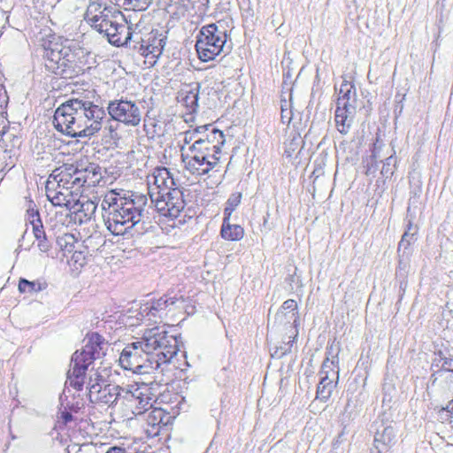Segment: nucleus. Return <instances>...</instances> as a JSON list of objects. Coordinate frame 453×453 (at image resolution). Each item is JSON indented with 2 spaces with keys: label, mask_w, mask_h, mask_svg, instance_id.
I'll return each mask as SVG.
<instances>
[{
  "label": "nucleus",
  "mask_w": 453,
  "mask_h": 453,
  "mask_svg": "<svg viewBox=\"0 0 453 453\" xmlns=\"http://www.w3.org/2000/svg\"><path fill=\"white\" fill-rule=\"evenodd\" d=\"M149 195L124 189L108 191L101 203L107 229L114 235H123L130 230L144 234L148 227L149 211L152 205L162 216L177 218L185 207L183 192L165 167L154 169L148 177Z\"/></svg>",
  "instance_id": "f257e3e1"
},
{
  "label": "nucleus",
  "mask_w": 453,
  "mask_h": 453,
  "mask_svg": "<svg viewBox=\"0 0 453 453\" xmlns=\"http://www.w3.org/2000/svg\"><path fill=\"white\" fill-rule=\"evenodd\" d=\"M94 92L73 97L60 104L54 113L55 128L70 137H91L99 132L106 113L94 104Z\"/></svg>",
  "instance_id": "f03ea898"
},
{
  "label": "nucleus",
  "mask_w": 453,
  "mask_h": 453,
  "mask_svg": "<svg viewBox=\"0 0 453 453\" xmlns=\"http://www.w3.org/2000/svg\"><path fill=\"white\" fill-rule=\"evenodd\" d=\"M104 339L97 333L88 334L84 339V346L76 350L72 357L71 369L67 372L71 387L81 390L85 383V374L88 366L96 359L104 356Z\"/></svg>",
  "instance_id": "7ed1b4c3"
},
{
  "label": "nucleus",
  "mask_w": 453,
  "mask_h": 453,
  "mask_svg": "<svg viewBox=\"0 0 453 453\" xmlns=\"http://www.w3.org/2000/svg\"><path fill=\"white\" fill-rule=\"evenodd\" d=\"M141 338L143 346L154 356L156 368L163 373L179 350L177 337L171 334L165 326H155L145 330Z\"/></svg>",
  "instance_id": "20e7f679"
},
{
  "label": "nucleus",
  "mask_w": 453,
  "mask_h": 453,
  "mask_svg": "<svg viewBox=\"0 0 453 453\" xmlns=\"http://www.w3.org/2000/svg\"><path fill=\"white\" fill-rule=\"evenodd\" d=\"M45 67L56 75L71 78L81 70L76 50L69 45L54 43L45 50Z\"/></svg>",
  "instance_id": "39448f33"
},
{
  "label": "nucleus",
  "mask_w": 453,
  "mask_h": 453,
  "mask_svg": "<svg viewBox=\"0 0 453 453\" xmlns=\"http://www.w3.org/2000/svg\"><path fill=\"white\" fill-rule=\"evenodd\" d=\"M142 343L140 338L124 348L119 359L122 368L138 374H149L158 371L155 365L157 361L153 359L154 356L149 353Z\"/></svg>",
  "instance_id": "423d86ee"
},
{
  "label": "nucleus",
  "mask_w": 453,
  "mask_h": 453,
  "mask_svg": "<svg viewBox=\"0 0 453 453\" xmlns=\"http://www.w3.org/2000/svg\"><path fill=\"white\" fill-rule=\"evenodd\" d=\"M203 139L196 141L190 147V154H182L185 167L192 174L203 175L210 171L218 172L219 168V156L213 154Z\"/></svg>",
  "instance_id": "0eeeda50"
},
{
  "label": "nucleus",
  "mask_w": 453,
  "mask_h": 453,
  "mask_svg": "<svg viewBox=\"0 0 453 453\" xmlns=\"http://www.w3.org/2000/svg\"><path fill=\"white\" fill-rule=\"evenodd\" d=\"M186 299L182 295L167 293L158 299L151 300L141 307V314L148 320L157 323L163 321L169 315L186 308Z\"/></svg>",
  "instance_id": "6e6552de"
},
{
  "label": "nucleus",
  "mask_w": 453,
  "mask_h": 453,
  "mask_svg": "<svg viewBox=\"0 0 453 453\" xmlns=\"http://www.w3.org/2000/svg\"><path fill=\"white\" fill-rule=\"evenodd\" d=\"M226 42V32H220L216 24L203 27L197 35L196 49L199 58L209 61L218 56Z\"/></svg>",
  "instance_id": "1a4fd4ad"
},
{
  "label": "nucleus",
  "mask_w": 453,
  "mask_h": 453,
  "mask_svg": "<svg viewBox=\"0 0 453 453\" xmlns=\"http://www.w3.org/2000/svg\"><path fill=\"white\" fill-rule=\"evenodd\" d=\"M174 399L178 403L175 406L166 405L165 407H152L147 411L142 418L146 423V434L149 437H155L159 434L160 429L170 424L173 418L179 414L180 400L184 398L175 394Z\"/></svg>",
  "instance_id": "9d476101"
},
{
  "label": "nucleus",
  "mask_w": 453,
  "mask_h": 453,
  "mask_svg": "<svg viewBox=\"0 0 453 453\" xmlns=\"http://www.w3.org/2000/svg\"><path fill=\"white\" fill-rule=\"evenodd\" d=\"M123 405L127 406L135 417H142L152 407L153 395L146 385H132L122 394Z\"/></svg>",
  "instance_id": "9b49d317"
},
{
  "label": "nucleus",
  "mask_w": 453,
  "mask_h": 453,
  "mask_svg": "<svg viewBox=\"0 0 453 453\" xmlns=\"http://www.w3.org/2000/svg\"><path fill=\"white\" fill-rule=\"evenodd\" d=\"M119 19L124 21V17H111L102 24V29H96L107 38L108 42L115 46L127 45L134 37L140 38V32L131 31V27L125 22H119Z\"/></svg>",
  "instance_id": "f8f14e48"
},
{
  "label": "nucleus",
  "mask_w": 453,
  "mask_h": 453,
  "mask_svg": "<svg viewBox=\"0 0 453 453\" xmlns=\"http://www.w3.org/2000/svg\"><path fill=\"white\" fill-rule=\"evenodd\" d=\"M107 111L111 118L128 127H137L141 120L142 111L134 101L116 99L110 101Z\"/></svg>",
  "instance_id": "ddd939ff"
},
{
  "label": "nucleus",
  "mask_w": 453,
  "mask_h": 453,
  "mask_svg": "<svg viewBox=\"0 0 453 453\" xmlns=\"http://www.w3.org/2000/svg\"><path fill=\"white\" fill-rule=\"evenodd\" d=\"M166 37L163 34L154 33L153 31L148 35L146 39L134 37L133 42L134 44L133 48L135 49L141 55L146 58L150 59V63H155L156 59L160 57L165 46Z\"/></svg>",
  "instance_id": "4468645a"
},
{
  "label": "nucleus",
  "mask_w": 453,
  "mask_h": 453,
  "mask_svg": "<svg viewBox=\"0 0 453 453\" xmlns=\"http://www.w3.org/2000/svg\"><path fill=\"white\" fill-rule=\"evenodd\" d=\"M111 17H120V12L107 4L106 1L92 0L86 10L84 19L94 29H102V24Z\"/></svg>",
  "instance_id": "2eb2a0df"
},
{
  "label": "nucleus",
  "mask_w": 453,
  "mask_h": 453,
  "mask_svg": "<svg viewBox=\"0 0 453 453\" xmlns=\"http://www.w3.org/2000/svg\"><path fill=\"white\" fill-rule=\"evenodd\" d=\"M320 376L316 398L321 402H326L331 397L339 381V371L335 369L334 362H330L328 358L323 362Z\"/></svg>",
  "instance_id": "dca6fc26"
},
{
  "label": "nucleus",
  "mask_w": 453,
  "mask_h": 453,
  "mask_svg": "<svg viewBox=\"0 0 453 453\" xmlns=\"http://www.w3.org/2000/svg\"><path fill=\"white\" fill-rule=\"evenodd\" d=\"M45 190L48 200L54 206L65 207L70 211L72 209H77L75 205L80 196L79 192L69 190L66 187L62 188L59 184L49 180L46 181Z\"/></svg>",
  "instance_id": "f3484780"
},
{
  "label": "nucleus",
  "mask_w": 453,
  "mask_h": 453,
  "mask_svg": "<svg viewBox=\"0 0 453 453\" xmlns=\"http://www.w3.org/2000/svg\"><path fill=\"white\" fill-rule=\"evenodd\" d=\"M89 394L91 403H101L108 405H112L118 402L123 403L122 394L126 392V388L106 382L101 387L93 386Z\"/></svg>",
  "instance_id": "a211bd4d"
},
{
  "label": "nucleus",
  "mask_w": 453,
  "mask_h": 453,
  "mask_svg": "<svg viewBox=\"0 0 453 453\" xmlns=\"http://www.w3.org/2000/svg\"><path fill=\"white\" fill-rule=\"evenodd\" d=\"M76 170L74 164H65L53 170L47 180L59 184L62 188L66 187L67 189L74 190L81 195V190L80 184L77 183L79 177L76 175Z\"/></svg>",
  "instance_id": "6ab92c4d"
},
{
  "label": "nucleus",
  "mask_w": 453,
  "mask_h": 453,
  "mask_svg": "<svg viewBox=\"0 0 453 453\" xmlns=\"http://www.w3.org/2000/svg\"><path fill=\"white\" fill-rule=\"evenodd\" d=\"M76 166V175L78 178L77 183L80 184L81 188L84 186L95 187L98 185L102 180V167L96 163L91 162H77L74 164Z\"/></svg>",
  "instance_id": "aec40b11"
},
{
  "label": "nucleus",
  "mask_w": 453,
  "mask_h": 453,
  "mask_svg": "<svg viewBox=\"0 0 453 453\" xmlns=\"http://www.w3.org/2000/svg\"><path fill=\"white\" fill-rule=\"evenodd\" d=\"M200 85L198 83L186 84L178 92L177 100L186 109L187 113L197 111Z\"/></svg>",
  "instance_id": "412c9836"
},
{
  "label": "nucleus",
  "mask_w": 453,
  "mask_h": 453,
  "mask_svg": "<svg viewBox=\"0 0 453 453\" xmlns=\"http://www.w3.org/2000/svg\"><path fill=\"white\" fill-rule=\"evenodd\" d=\"M355 106L336 105L334 120L337 130L341 134H347L352 123Z\"/></svg>",
  "instance_id": "4be33fe9"
},
{
  "label": "nucleus",
  "mask_w": 453,
  "mask_h": 453,
  "mask_svg": "<svg viewBox=\"0 0 453 453\" xmlns=\"http://www.w3.org/2000/svg\"><path fill=\"white\" fill-rule=\"evenodd\" d=\"M395 433L392 427H386L382 433L375 437L372 453H390L395 441Z\"/></svg>",
  "instance_id": "5701e85b"
},
{
  "label": "nucleus",
  "mask_w": 453,
  "mask_h": 453,
  "mask_svg": "<svg viewBox=\"0 0 453 453\" xmlns=\"http://www.w3.org/2000/svg\"><path fill=\"white\" fill-rule=\"evenodd\" d=\"M226 142L224 132L212 127L210 133L207 135V139L204 140V142H207V146H210V150L216 156H219L221 154V147L224 145Z\"/></svg>",
  "instance_id": "b1692460"
},
{
  "label": "nucleus",
  "mask_w": 453,
  "mask_h": 453,
  "mask_svg": "<svg viewBox=\"0 0 453 453\" xmlns=\"http://www.w3.org/2000/svg\"><path fill=\"white\" fill-rule=\"evenodd\" d=\"M355 96V85L350 81H343L340 88L336 105L354 106L351 104V98Z\"/></svg>",
  "instance_id": "393cba45"
},
{
  "label": "nucleus",
  "mask_w": 453,
  "mask_h": 453,
  "mask_svg": "<svg viewBox=\"0 0 453 453\" xmlns=\"http://www.w3.org/2000/svg\"><path fill=\"white\" fill-rule=\"evenodd\" d=\"M47 288V283L40 280L30 281L20 278L19 281V291L20 293L35 294Z\"/></svg>",
  "instance_id": "a878e982"
},
{
  "label": "nucleus",
  "mask_w": 453,
  "mask_h": 453,
  "mask_svg": "<svg viewBox=\"0 0 453 453\" xmlns=\"http://www.w3.org/2000/svg\"><path fill=\"white\" fill-rule=\"evenodd\" d=\"M75 207L77 209H72V212H82L85 217L90 219L96 213L97 204L89 199L81 202L80 196H78V202Z\"/></svg>",
  "instance_id": "bb28decb"
},
{
  "label": "nucleus",
  "mask_w": 453,
  "mask_h": 453,
  "mask_svg": "<svg viewBox=\"0 0 453 453\" xmlns=\"http://www.w3.org/2000/svg\"><path fill=\"white\" fill-rule=\"evenodd\" d=\"M35 238L38 242L37 247L42 252H48L51 248V243L47 239V236L45 234V232L43 230V226L42 228H35V231H33Z\"/></svg>",
  "instance_id": "cd10ccee"
},
{
  "label": "nucleus",
  "mask_w": 453,
  "mask_h": 453,
  "mask_svg": "<svg viewBox=\"0 0 453 453\" xmlns=\"http://www.w3.org/2000/svg\"><path fill=\"white\" fill-rule=\"evenodd\" d=\"M76 242V239L72 234H66L58 240L59 247L65 253L73 252Z\"/></svg>",
  "instance_id": "c85d7f7f"
},
{
  "label": "nucleus",
  "mask_w": 453,
  "mask_h": 453,
  "mask_svg": "<svg viewBox=\"0 0 453 453\" xmlns=\"http://www.w3.org/2000/svg\"><path fill=\"white\" fill-rule=\"evenodd\" d=\"M153 2V0H123V5L126 9L133 11H144Z\"/></svg>",
  "instance_id": "c756f323"
},
{
  "label": "nucleus",
  "mask_w": 453,
  "mask_h": 453,
  "mask_svg": "<svg viewBox=\"0 0 453 453\" xmlns=\"http://www.w3.org/2000/svg\"><path fill=\"white\" fill-rule=\"evenodd\" d=\"M27 217L28 222L32 225L33 231H35L36 227L42 228L43 226L40 218L39 211L35 207H28L27 210Z\"/></svg>",
  "instance_id": "7c9ffc66"
},
{
  "label": "nucleus",
  "mask_w": 453,
  "mask_h": 453,
  "mask_svg": "<svg viewBox=\"0 0 453 453\" xmlns=\"http://www.w3.org/2000/svg\"><path fill=\"white\" fill-rule=\"evenodd\" d=\"M293 113L291 104L287 99H280V119L284 124H289L292 120Z\"/></svg>",
  "instance_id": "2f4dec72"
},
{
  "label": "nucleus",
  "mask_w": 453,
  "mask_h": 453,
  "mask_svg": "<svg viewBox=\"0 0 453 453\" xmlns=\"http://www.w3.org/2000/svg\"><path fill=\"white\" fill-rule=\"evenodd\" d=\"M90 372L88 381V395L90 394V390L93 389V386L101 387V385H104L107 382L104 376L98 370H91Z\"/></svg>",
  "instance_id": "473e14b6"
},
{
  "label": "nucleus",
  "mask_w": 453,
  "mask_h": 453,
  "mask_svg": "<svg viewBox=\"0 0 453 453\" xmlns=\"http://www.w3.org/2000/svg\"><path fill=\"white\" fill-rule=\"evenodd\" d=\"M244 235V229L239 225H228V239L240 241Z\"/></svg>",
  "instance_id": "72a5a7b5"
},
{
  "label": "nucleus",
  "mask_w": 453,
  "mask_h": 453,
  "mask_svg": "<svg viewBox=\"0 0 453 453\" xmlns=\"http://www.w3.org/2000/svg\"><path fill=\"white\" fill-rule=\"evenodd\" d=\"M71 262L76 266V268L84 266L87 264L85 252L82 250H74L71 257Z\"/></svg>",
  "instance_id": "f704fd0d"
},
{
  "label": "nucleus",
  "mask_w": 453,
  "mask_h": 453,
  "mask_svg": "<svg viewBox=\"0 0 453 453\" xmlns=\"http://www.w3.org/2000/svg\"><path fill=\"white\" fill-rule=\"evenodd\" d=\"M12 8V3L9 0H0L1 20H8V13Z\"/></svg>",
  "instance_id": "c9c22d12"
},
{
  "label": "nucleus",
  "mask_w": 453,
  "mask_h": 453,
  "mask_svg": "<svg viewBox=\"0 0 453 453\" xmlns=\"http://www.w3.org/2000/svg\"><path fill=\"white\" fill-rule=\"evenodd\" d=\"M281 311H290L293 313V316H296L297 312V303L294 299L286 300L281 305Z\"/></svg>",
  "instance_id": "e433bc0d"
},
{
  "label": "nucleus",
  "mask_w": 453,
  "mask_h": 453,
  "mask_svg": "<svg viewBox=\"0 0 453 453\" xmlns=\"http://www.w3.org/2000/svg\"><path fill=\"white\" fill-rule=\"evenodd\" d=\"M438 419L441 423L449 422L450 419L453 418V415L448 411V409L446 407H441L436 409Z\"/></svg>",
  "instance_id": "4c0bfd02"
},
{
  "label": "nucleus",
  "mask_w": 453,
  "mask_h": 453,
  "mask_svg": "<svg viewBox=\"0 0 453 453\" xmlns=\"http://www.w3.org/2000/svg\"><path fill=\"white\" fill-rule=\"evenodd\" d=\"M220 235L222 238H226V207L223 209V219L220 229Z\"/></svg>",
  "instance_id": "58836bf2"
},
{
  "label": "nucleus",
  "mask_w": 453,
  "mask_h": 453,
  "mask_svg": "<svg viewBox=\"0 0 453 453\" xmlns=\"http://www.w3.org/2000/svg\"><path fill=\"white\" fill-rule=\"evenodd\" d=\"M441 370L453 372V358H444L441 365Z\"/></svg>",
  "instance_id": "ea45409f"
},
{
  "label": "nucleus",
  "mask_w": 453,
  "mask_h": 453,
  "mask_svg": "<svg viewBox=\"0 0 453 453\" xmlns=\"http://www.w3.org/2000/svg\"><path fill=\"white\" fill-rule=\"evenodd\" d=\"M106 453H126V449L120 447H111Z\"/></svg>",
  "instance_id": "a19ab883"
},
{
  "label": "nucleus",
  "mask_w": 453,
  "mask_h": 453,
  "mask_svg": "<svg viewBox=\"0 0 453 453\" xmlns=\"http://www.w3.org/2000/svg\"><path fill=\"white\" fill-rule=\"evenodd\" d=\"M295 140L296 138H294L291 142H290V146H291V151L290 150H286L285 153L288 154V157H291L292 156V152L296 149V145L297 143L295 142Z\"/></svg>",
  "instance_id": "79ce46f5"
},
{
  "label": "nucleus",
  "mask_w": 453,
  "mask_h": 453,
  "mask_svg": "<svg viewBox=\"0 0 453 453\" xmlns=\"http://www.w3.org/2000/svg\"><path fill=\"white\" fill-rule=\"evenodd\" d=\"M62 418L65 423L70 422L73 419V416L70 412L64 411L62 413Z\"/></svg>",
  "instance_id": "37998d69"
},
{
  "label": "nucleus",
  "mask_w": 453,
  "mask_h": 453,
  "mask_svg": "<svg viewBox=\"0 0 453 453\" xmlns=\"http://www.w3.org/2000/svg\"><path fill=\"white\" fill-rule=\"evenodd\" d=\"M446 408L448 409V411L453 415V399L449 402Z\"/></svg>",
  "instance_id": "c03bdc74"
},
{
  "label": "nucleus",
  "mask_w": 453,
  "mask_h": 453,
  "mask_svg": "<svg viewBox=\"0 0 453 453\" xmlns=\"http://www.w3.org/2000/svg\"><path fill=\"white\" fill-rule=\"evenodd\" d=\"M6 91L4 88V86L2 84H0V96L3 95V94H5Z\"/></svg>",
  "instance_id": "a18cd8bd"
},
{
  "label": "nucleus",
  "mask_w": 453,
  "mask_h": 453,
  "mask_svg": "<svg viewBox=\"0 0 453 453\" xmlns=\"http://www.w3.org/2000/svg\"><path fill=\"white\" fill-rule=\"evenodd\" d=\"M240 198H241V194H238V195H237V197H236V203H239V202H240Z\"/></svg>",
  "instance_id": "49530a36"
},
{
  "label": "nucleus",
  "mask_w": 453,
  "mask_h": 453,
  "mask_svg": "<svg viewBox=\"0 0 453 453\" xmlns=\"http://www.w3.org/2000/svg\"><path fill=\"white\" fill-rule=\"evenodd\" d=\"M109 128H110V132H111V133L114 132V129H113V127H112L111 126H110V127H109Z\"/></svg>",
  "instance_id": "de8ad7c7"
}]
</instances>
